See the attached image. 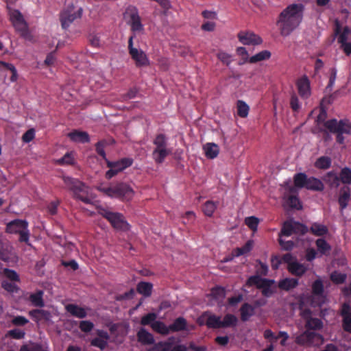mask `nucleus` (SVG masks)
Masks as SVG:
<instances>
[{"mask_svg": "<svg viewBox=\"0 0 351 351\" xmlns=\"http://www.w3.org/2000/svg\"><path fill=\"white\" fill-rule=\"evenodd\" d=\"M241 319L247 322L254 314V307L249 303H244L240 308Z\"/></svg>", "mask_w": 351, "mask_h": 351, "instance_id": "obj_34", "label": "nucleus"}, {"mask_svg": "<svg viewBox=\"0 0 351 351\" xmlns=\"http://www.w3.org/2000/svg\"><path fill=\"white\" fill-rule=\"evenodd\" d=\"M298 93L303 99H307L311 95L310 81L306 75L298 80L296 82Z\"/></svg>", "mask_w": 351, "mask_h": 351, "instance_id": "obj_18", "label": "nucleus"}, {"mask_svg": "<svg viewBox=\"0 0 351 351\" xmlns=\"http://www.w3.org/2000/svg\"><path fill=\"white\" fill-rule=\"evenodd\" d=\"M68 137L73 142L77 143H88L90 137L86 132L79 131L75 130L68 134Z\"/></svg>", "mask_w": 351, "mask_h": 351, "instance_id": "obj_25", "label": "nucleus"}, {"mask_svg": "<svg viewBox=\"0 0 351 351\" xmlns=\"http://www.w3.org/2000/svg\"><path fill=\"white\" fill-rule=\"evenodd\" d=\"M322 179L330 188H337L340 184L339 178L334 171L327 172Z\"/></svg>", "mask_w": 351, "mask_h": 351, "instance_id": "obj_28", "label": "nucleus"}, {"mask_svg": "<svg viewBox=\"0 0 351 351\" xmlns=\"http://www.w3.org/2000/svg\"><path fill=\"white\" fill-rule=\"evenodd\" d=\"M346 278V276L345 274L338 272H334L330 275L331 280L337 284L343 283L345 281Z\"/></svg>", "mask_w": 351, "mask_h": 351, "instance_id": "obj_64", "label": "nucleus"}, {"mask_svg": "<svg viewBox=\"0 0 351 351\" xmlns=\"http://www.w3.org/2000/svg\"><path fill=\"white\" fill-rule=\"evenodd\" d=\"M350 199V189L348 186H343L339 190V195L338 198V203L340 206L341 210L345 209Z\"/></svg>", "mask_w": 351, "mask_h": 351, "instance_id": "obj_22", "label": "nucleus"}, {"mask_svg": "<svg viewBox=\"0 0 351 351\" xmlns=\"http://www.w3.org/2000/svg\"><path fill=\"white\" fill-rule=\"evenodd\" d=\"M134 36H130L128 39V51L136 67H144L150 65V61L146 53L141 49L133 46Z\"/></svg>", "mask_w": 351, "mask_h": 351, "instance_id": "obj_12", "label": "nucleus"}, {"mask_svg": "<svg viewBox=\"0 0 351 351\" xmlns=\"http://www.w3.org/2000/svg\"><path fill=\"white\" fill-rule=\"evenodd\" d=\"M298 285V280L295 278H286L279 281L278 287L281 290L289 291Z\"/></svg>", "mask_w": 351, "mask_h": 351, "instance_id": "obj_32", "label": "nucleus"}, {"mask_svg": "<svg viewBox=\"0 0 351 351\" xmlns=\"http://www.w3.org/2000/svg\"><path fill=\"white\" fill-rule=\"evenodd\" d=\"M156 318L157 315L155 313H149L142 317L141 319V324L143 326L150 325L152 326V323L156 322Z\"/></svg>", "mask_w": 351, "mask_h": 351, "instance_id": "obj_49", "label": "nucleus"}, {"mask_svg": "<svg viewBox=\"0 0 351 351\" xmlns=\"http://www.w3.org/2000/svg\"><path fill=\"white\" fill-rule=\"evenodd\" d=\"M4 274L8 279H10L12 281H14V282L20 281L19 276L14 270L10 269H5Z\"/></svg>", "mask_w": 351, "mask_h": 351, "instance_id": "obj_63", "label": "nucleus"}, {"mask_svg": "<svg viewBox=\"0 0 351 351\" xmlns=\"http://www.w3.org/2000/svg\"><path fill=\"white\" fill-rule=\"evenodd\" d=\"M318 252L323 255H327L331 250V246L324 239H317L315 241Z\"/></svg>", "mask_w": 351, "mask_h": 351, "instance_id": "obj_37", "label": "nucleus"}, {"mask_svg": "<svg viewBox=\"0 0 351 351\" xmlns=\"http://www.w3.org/2000/svg\"><path fill=\"white\" fill-rule=\"evenodd\" d=\"M155 147L152 153V158L156 164H162L165 158L171 154V149L168 147L167 137L164 134H158L153 141Z\"/></svg>", "mask_w": 351, "mask_h": 351, "instance_id": "obj_5", "label": "nucleus"}, {"mask_svg": "<svg viewBox=\"0 0 351 351\" xmlns=\"http://www.w3.org/2000/svg\"><path fill=\"white\" fill-rule=\"evenodd\" d=\"M25 331L19 328H14L12 330H8L6 334V337L12 338L14 339H22L25 337Z\"/></svg>", "mask_w": 351, "mask_h": 351, "instance_id": "obj_50", "label": "nucleus"}, {"mask_svg": "<svg viewBox=\"0 0 351 351\" xmlns=\"http://www.w3.org/2000/svg\"><path fill=\"white\" fill-rule=\"evenodd\" d=\"M175 339L174 337H170L167 341L154 343V346L148 351H169L174 344Z\"/></svg>", "mask_w": 351, "mask_h": 351, "instance_id": "obj_23", "label": "nucleus"}, {"mask_svg": "<svg viewBox=\"0 0 351 351\" xmlns=\"http://www.w3.org/2000/svg\"><path fill=\"white\" fill-rule=\"evenodd\" d=\"M217 56L223 64L227 66H229L232 62L231 56L226 52L219 51Z\"/></svg>", "mask_w": 351, "mask_h": 351, "instance_id": "obj_60", "label": "nucleus"}, {"mask_svg": "<svg viewBox=\"0 0 351 351\" xmlns=\"http://www.w3.org/2000/svg\"><path fill=\"white\" fill-rule=\"evenodd\" d=\"M308 231L316 237H322L328 234V229L326 226L315 222L312 223Z\"/></svg>", "mask_w": 351, "mask_h": 351, "instance_id": "obj_35", "label": "nucleus"}, {"mask_svg": "<svg viewBox=\"0 0 351 351\" xmlns=\"http://www.w3.org/2000/svg\"><path fill=\"white\" fill-rule=\"evenodd\" d=\"M308 232L307 226L292 219L287 220L282 223L279 237H290L292 234H305Z\"/></svg>", "mask_w": 351, "mask_h": 351, "instance_id": "obj_13", "label": "nucleus"}, {"mask_svg": "<svg viewBox=\"0 0 351 351\" xmlns=\"http://www.w3.org/2000/svg\"><path fill=\"white\" fill-rule=\"evenodd\" d=\"M337 77V69L335 68H332L330 69V78L328 84L326 88V92H330L336 80Z\"/></svg>", "mask_w": 351, "mask_h": 351, "instance_id": "obj_54", "label": "nucleus"}, {"mask_svg": "<svg viewBox=\"0 0 351 351\" xmlns=\"http://www.w3.org/2000/svg\"><path fill=\"white\" fill-rule=\"evenodd\" d=\"M97 189L109 197L119 198L122 200L128 201L134 195V191L132 187L123 182H119L110 186H99Z\"/></svg>", "mask_w": 351, "mask_h": 351, "instance_id": "obj_3", "label": "nucleus"}, {"mask_svg": "<svg viewBox=\"0 0 351 351\" xmlns=\"http://www.w3.org/2000/svg\"><path fill=\"white\" fill-rule=\"evenodd\" d=\"M323 327V322L319 318L316 317H310L306 320V328L308 329L307 330H320Z\"/></svg>", "mask_w": 351, "mask_h": 351, "instance_id": "obj_39", "label": "nucleus"}, {"mask_svg": "<svg viewBox=\"0 0 351 351\" xmlns=\"http://www.w3.org/2000/svg\"><path fill=\"white\" fill-rule=\"evenodd\" d=\"M206 158L209 159L215 158L219 152V146L214 143H207L203 147Z\"/></svg>", "mask_w": 351, "mask_h": 351, "instance_id": "obj_31", "label": "nucleus"}, {"mask_svg": "<svg viewBox=\"0 0 351 351\" xmlns=\"http://www.w3.org/2000/svg\"><path fill=\"white\" fill-rule=\"evenodd\" d=\"M203 317H206V325L208 328H221V319L220 316L211 314L209 312H204Z\"/></svg>", "mask_w": 351, "mask_h": 351, "instance_id": "obj_21", "label": "nucleus"}, {"mask_svg": "<svg viewBox=\"0 0 351 351\" xmlns=\"http://www.w3.org/2000/svg\"><path fill=\"white\" fill-rule=\"evenodd\" d=\"M324 126L332 134H336V141L339 144H343L344 134H351V122L348 119H331L324 121Z\"/></svg>", "mask_w": 351, "mask_h": 351, "instance_id": "obj_2", "label": "nucleus"}, {"mask_svg": "<svg viewBox=\"0 0 351 351\" xmlns=\"http://www.w3.org/2000/svg\"><path fill=\"white\" fill-rule=\"evenodd\" d=\"M29 323V320L24 316L17 315L11 320V324L15 326H24Z\"/></svg>", "mask_w": 351, "mask_h": 351, "instance_id": "obj_56", "label": "nucleus"}, {"mask_svg": "<svg viewBox=\"0 0 351 351\" xmlns=\"http://www.w3.org/2000/svg\"><path fill=\"white\" fill-rule=\"evenodd\" d=\"M74 158L71 153L67 152L62 158L58 160L60 165H73Z\"/></svg>", "mask_w": 351, "mask_h": 351, "instance_id": "obj_62", "label": "nucleus"}, {"mask_svg": "<svg viewBox=\"0 0 351 351\" xmlns=\"http://www.w3.org/2000/svg\"><path fill=\"white\" fill-rule=\"evenodd\" d=\"M274 283V280L262 278L258 276H250L247 281L248 285H256L258 289H261L262 295L267 298L271 297L275 293V290L271 288Z\"/></svg>", "mask_w": 351, "mask_h": 351, "instance_id": "obj_10", "label": "nucleus"}, {"mask_svg": "<svg viewBox=\"0 0 351 351\" xmlns=\"http://www.w3.org/2000/svg\"><path fill=\"white\" fill-rule=\"evenodd\" d=\"M68 313L77 318H85L87 316V313L85 308L74 304H69L65 306Z\"/></svg>", "mask_w": 351, "mask_h": 351, "instance_id": "obj_27", "label": "nucleus"}, {"mask_svg": "<svg viewBox=\"0 0 351 351\" xmlns=\"http://www.w3.org/2000/svg\"><path fill=\"white\" fill-rule=\"evenodd\" d=\"M62 180L66 188L73 192L74 198L85 204L92 203V199L88 196L87 187L82 182L69 176H63Z\"/></svg>", "mask_w": 351, "mask_h": 351, "instance_id": "obj_4", "label": "nucleus"}, {"mask_svg": "<svg viewBox=\"0 0 351 351\" xmlns=\"http://www.w3.org/2000/svg\"><path fill=\"white\" fill-rule=\"evenodd\" d=\"M331 158L328 156H321L318 158L315 162V167L319 169H328L331 166Z\"/></svg>", "mask_w": 351, "mask_h": 351, "instance_id": "obj_40", "label": "nucleus"}, {"mask_svg": "<svg viewBox=\"0 0 351 351\" xmlns=\"http://www.w3.org/2000/svg\"><path fill=\"white\" fill-rule=\"evenodd\" d=\"M44 292L42 290H38L36 292L31 293L29 296V301L34 306L42 308L45 306L43 300Z\"/></svg>", "mask_w": 351, "mask_h": 351, "instance_id": "obj_29", "label": "nucleus"}, {"mask_svg": "<svg viewBox=\"0 0 351 351\" xmlns=\"http://www.w3.org/2000/svg\"><path fill=\"white\" fill-rule=\"evenodd\" d=\"M237 114L241 118L247 117L250 108L249 106L242 100H238L237 102Z\"/></svg>", "mask_w": 351, "mask_h": 351, "instance_id": "obj_42", "label": "nucleus"}, {"mask_svg": "<svg viewBox=\"0 0 351 351\" xmlns=\"http://www.w3.org/2000/svg\"><path fill=\"white\" fill-rule=\"evenodd\" d=\"M278 242L282 250L290 251L294 247V242L292 241H285L281 237H279Z\"/></svg>", "mask_w": 351, "mask_h": 351, "instance_id": "obj_61", "label": "nucleus"}, {"mask_svg": "<svg viewBox=\"0 0 351 351\" xmlns=\"http://www.w3.org/2000/svg\"><path fill=\"white\" fill-rule=\"evenodd\" d=\"M136 336L138 341L143 345H152L154 343V336L143 328H141L138 331Z\"/></svg>", "mask_w": 351, "mask_h": 351, "instance_id": "obj_26", "label": "nucleus"}, {"mask_svg": "<svg viewBox=\"0 0 351 351\" xmlns=\"http://www.w3.org/2000/svg\"><path fill=\"white\" fill-rule=\"evenodd\" d=\"M153 285L151 282H140L137 284L136 291L138 293L147 298L152 295Z\"/></svg>", "mask_w": 351, "mask_h": 351, "instance_id": "obj_36", "label": "nucleus"}, {"mask_svg": "<svg viewBox=\"0 0 351 351\" xmlns=\"http://www.w3.org/2000/svg\"><path fill=\"white\" fill-rule=\"evenodd\" d=\"M322 336L313 331L306 330L295 338V343L300 346H311L315 341H322Z\"/></svg>", "mask_w": 351, "mask_h": 351, "instance_id": "obj_16", "label": "nucleus"}, {"mask_svg": "<svg viewBox=\"0 0 351 351\" xmlns=\"http://www.w3.org/2000/svg\"><path fill=\"white\" fill-rule=\"evenodd\" d=\"M245 223L250 230L256 231L258 228L259 220L257 217L252 216L246 217L245 219Z\"/></svg>", "mask_w": 351, "mask_h": 351, "instance_id": "obj_53", "label": "nucleus"}, {"mask_svg": "<svg viewBox=\"0 0 351 351\" xmlns=\"http://www.w3.org/2000/svg\"><path fill=\"white\" fill-rule=\"evenodd\" d=\"M3 67L8 70H10L12 72V76L10 77V80L12 82H15L17 80V71L14 66L12 64L7 63L3 61H0V68Z\"/></svg>", "mask_w": 351, "mask_h": 351, "instance_id": "obj_51", "label": "nucleus"}, {"mask_svg": "<svg viewBox=\"0 0 351 351\" xmlns=\"http://www.w3.org/2000/svg\"><path fill=\"white\" fill-rule=\"evenodd\" d=\"M10 21L16 31H17L21 36L25 39H30L31 35L28 29L27 24L25 21L22 14L17 10H14L10 14Z\"/></svg>", "mask_w": 351, "mask_h": 351, "instance_id": "obj_11", "label": "nucleus"}, {"mask_svg": "<svg viewBox=\"0 0 351 351\" xmlns=\"http://www.w3.org/2000/svg\"><path fill=\"white\" fill-rule=\"evenodd\" d=\"M79 328L84 332H89L93 329L94 324L90 321L83 320L80 322Z\"/></svg>", "mask_w": 351, "mask_h": 351, "instance_id": "obj_57", "label": "nucleus"}, {"mask_svg": "<svg viewBox=\"0 0 351 351\" xmlns=\"http://www.w3.org/2000/svg\"><path fill=\"white\" fill-rule=\"evenodd\" d=\"M107 141L106 140H102L98 141L95 145V149L97 153L102 157L106 161L107 160L106 152L104 151V147L107 145Z\"/></svg>", "mask_w": 351, "mask_h": 351, "instance_id": "obj_52", "label": "nucleus"}, {"mask_svg": "<svg viewBox=\"0 0 351 351\" xmlns=\"http://www.w3.org/2000/svg\"><path fill=\"white\" fill-rule=\"evenodd\" d=\"M210 295L215 300H221L226 296L225 288L220 286L213 287L210 291Z\"/></svg>", "mask_w": 351, "mask_h": 351, "instance_id": "obj_48", "label": "nucleus"}, {"mask_svg": "<svg viewBox=\"0 0 351 351\" xmlns=\"http://www.w3.org/2000/svg\"><path fill=\"white\" fill-rule=\"evenodd\" d=\"M2 287L10 293H16L19 290V287L14 282H8V281H3L1 283Z\"/></svg>", "mask_w": 351, "mask_h": 351, "instance_id": "obj_58", "label": "nucleus"}, {"mask_svg": "<svg viewBox=\"0 0 351 351\" xmlns=\"http://www.w3.org/2000/svg\"><path fill=\"white\" fill-rule=\"evenodd\" d=\"M124 18L126 20L127 24L130 27V30L133 33L132 36H135L136 34H141L144 32V25L142 23L141 17L136 7L129 5L125 11Z\"/></svg>", "mask_w": 351, "mask_h": 351, "instance_id": "obj_8", "label": "nucleus"}, {"mask_svg": "<svg viewBox=\"0 0 351 351\" xmlns=\"http://www.w3.org/2000/svg\"><path fill=\"white\" fill-rule=\"evenodd\" d=\"M252 249V241H248L246 242V243L243 246L234 249L232 251V256L238 257L241 255L245 254L250 252Z\"/></svg>", "mask_w": 351, "mask_h": 351, "instance_id": "obj_41", "label": "nucleus"}, {"mask_svg": "<svg viewBox=\"0 0 351 351\" xmlns=\"http://www.w3.org/2000/svg\"><path fill=\"white\" fill-rule=\"evenodd\" d=\"M334 33L336 36H338L337 40L340 44L348 42V36L351 34V29L345 26L341 29V25L338 20L335 21Z\"/></svg>", "mask_w": 351, "mask_h": 351, "instance_id": "obj_19", "label": "nucleus"}, {"mask_svg": "<svg viewBox=\"0 0 351 351\" xmlns=\"http://www.w3.org/2000/svg\"><path fill=\"white\" fill-rule=\"evenodd\" d=\"M293 183L297 188H304L313 191H323L324 185L322 180L311 176L308 177L304 173H298L293 176Z\"/></svg>", "mask_w": 351, "mask_h": 351, "instance_id": "obj_6", "label": "nucleus"}, {"mask_svg": "<svg viewBox=\"0 0 351 351\" xmlns=\"http://www.w3.org/2000/svg\"><path fill=\"white\" fill-rule=\"evenodd\" d=\"M288 204L291 208L296 210H300L302 208L300 199L295 195H291L289 197Z\"/></svg>", "mask_w": 351, "mask_h": 351, "instance_id": "obj_55", "label": "nucleus"}, {"mask_svg": "<svg viewBox=\"0 0 351 351\" xmlns=\"http://www.w3.org/2000/svg\"><path fill=\"white\" fill-rule=\"evenodd\" d=\"M82 14L81 8L76 9L73 5H68L60 14L62 27L66 29L75 19L81 18Z\"/></svg>", "mask_w": 351, "mask_h": 351, "instance_id": "obj_14", "label": "nucleus"}, {"mask_svg": "<svg viewBox=\"0 0 351 351\" xmlns=\"http://www.w3.org/2000/svg\"><path fill=\"white\" fill-rule=\"evenodd\" d=\"M152 328L163 335H167L169 333V326H167L163 322L160 321H156L152 324Z\"/></svg>", "mask_w": 351, "mask_h": 351, "instance_id": "obj_44", "label": "nucleus"}, {"mask_svg": "<svg viewBox=\"0 0 351 351\" xmlns=\"http://www.w3.org/2000/svg\"><path fill=\"white\" fill-rule=\"evenodd\" d=\"M98 213L106 219L114 229L123 231L128 230L129 224L121 213L112 212L102 207L99 208Z\"/></svg>", "mask_w": 351, "mask_h": 351, "instance_id": "obj_9", "label": "nucleus"}, {"mask_svg": "<svg viewBox=\"0 0 351 351\" xmlns=\"http://www.w3.org/2000/svg\"><path fill=\"white\" fill-rule=\"evenodd\" d=\"M271 53L268 50H263L254 56H251L248 62L251 64L256 63L263 60H266L270 58Z\"/></svg>", "mask_w": 351, "mask_h": 351, "instance_id": "obj_38", "label": "nucleus"}, {"mask_svg": "<svg viewBox=\"0 0 351 351\" xmlns=\"http://www.w3.org/2000/svg\"><path fill=\"white\" fill-rule=\"evenodd\" d=\"M90 345L99 348L101 350H104L108 346V341L96 337L91 340Z\"/></svg>", "mask_w": 351, "mask_h": 351, "instance_id": "obj_59", "label": "nucleus"}, {"mask_svg": "<svg viewBox=\"0 0 351 351\" xmlns=\"http://www.w3.org/2000/svg\"><path fill=\"white\" fill-rule=\"evenodd\" d=\"M187 322L186 320L180 317L176 318L174 322L169 326V332H179L186 330Z\"/></svg>", "mask_w": 351, "mask_h": 351, "instance_id": "obj_33", "label": "nucleus"}, {"mask_svg": "<svg viewBox=\"0 0 351 351\" xmlns=\"http://www.w3.org/2000/svg\"><path fill=\"white\" fill-rule=\"evenodd\" d=\"M238 322L237 317L232 314H226L221 320V328L234 326Z\"/></svg>", "mask_w": 351, "mask_h": 351, "instance_id": "obj_43", "label": "nucleus"}, {"mask_svg": "<svg viewBox=\"0 0 351 351\" xmlns=\"http://www.w3.org/2000/svg\"><path fill=\"white\" fill-rule=\"evenodd\" d=\"M349 306L344 304L341 311V316L343 317V328L345 331L351 333V312L348 311Z\"/></svg>", "mask_w": 351, "mask_h": 351, "instance_id": "obj_30", "label": "nucleus"}, {"mask_svg": "<svg viewBox=\"0 0 351 351\" xmlns=\"http://www.w3.org/2000/svg\"><path fill=\"white\" fill-rule=\"evenodd\" d=\"M307 269V267L305 265L300 263L297 261L291 263L290 265H287V270L292 275L298 277L302 276Z\"/></svg>", "mask_w": 351, "mask_h": 351, "instance_id": "obj_24", "label": "nucleus"}, {"mask_svg": "<svg viewBox=\"0 0 351 351\" xmlns=\"http://www.w3.org/2000/svg\"><path fill=\"white\" fill-rule=\"evenodd\" d=\"M304 5L302 3H292L287 5L279 14L276 25L282 36L290 35L302 21Z\"/></svg>", "mask_w": 351, "mask_h": 351, "instance_id": "obj_1", "label": "nucleus"}, {"mask_svg": "<svg viewBox=\"0 0 351 351\" xmlns=\"http://www.w3.org/2000/svg\"><path fill=\"white\" fill-rule=\"evenodd\" d=\"M28 314L37 323L42 320L49 321L51 317V313L49 311L40 308L32 309L29 311Z\"/></svg>", "mask_w": 351, "mask_h": 351, "instance_id": "obj_20", "label": "nucleus"}, {"mask_svg": "<svg viewBox=\"0 0 351 351\" xmlns=\"http://www.w3.org/2000/svg\"><path fill=\"white\" fill-rule=\"evenodd\" d=\"M28 222L23 219H14L6 224L5 232L8 234H19V241L24 242L27 245L29 239V230H28Z\"/></svg>", "mask_w": 351, "mask_h": 351, "instance_id": "obj_7", "label": "nucleus"}, {"mask_svg": "<svg viewBox=\"0 0 351 351\" xmlns=\"http://www.w3.org/2000/svg\"><path fill=\"white\" fill-rule=\"evenodd\" d=\"M239 40L243 45H257L262 43V38L252 32H240L238 34Z\"/></svg>", "mask_w": 351, "mask_h": 351, "instance_id": "obj_17", "label": "nucleus"}, {"mask_svg": "<svg viewBox=\"0 0 351 351\" xmlns=\"http://www.w3.org/2000/svg\"><path fill=\"white\" fill-rule=\"evenodd\" d=\"M106 163L110 169L106 171L105 177L106 179L110 180L119 172L130 167L133 163V160L130 158H123L116 162H111L107 160Z\"/></svg>", "mask_w": 351, "mask_h": 351, "instance_id": "obj_15", "label": "nucleus"}, {"mask_svg": "<svg viewBox=\"0 0 351 351\" xmlns=\"http://www.w3.org/2000/svg\"><path fill=\"white\" fill-rule=\"evenodd\" d=\"M339 180L343 184H351V169L348 167H343L341 169L339 173Z\"/></svg>", "mask_w": 351, "mask_h": 351, "instance_id": "obj_45", "label": "nucleus"}, {"mask_svg": "<svg viewBox=\"0 0 351 351\" xmlns=\"http://www.w3.org/2000/svg\"><path fill=\"white\" fill-rule=\"evenodd\" d=\"M312 293L314 295L321 296L324 293V285L320 279L315 280L312 285Z\"/></svg>", "mask_w": 351, "mask_h": 351, "instance_id": "obj_47", "label": "nucleus"}, {"mask_svg": "<svg viewBox=\"0 0 351 351\" xmlns=\"http://www.w3.org/2000/svg\"><path fill=\"white\" fill-rule=\"evenodd\" d=\"M216 208L217 203L213 201L208 200L203 205L202 210L206 216L211 217Z\"/></svg>", "mask_w": 351, "mask_h": 351, "instance_id": "obj_46", "label": "nucleus"}]
</instances>
